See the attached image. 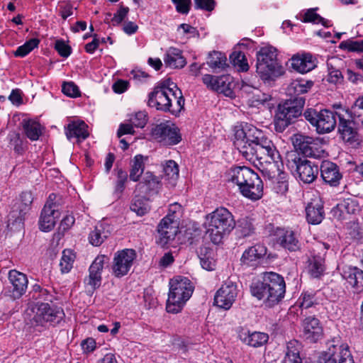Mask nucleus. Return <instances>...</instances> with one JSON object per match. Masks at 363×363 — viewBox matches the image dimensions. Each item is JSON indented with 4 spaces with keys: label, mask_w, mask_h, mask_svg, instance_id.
<instances>
[{
    "label": "nucleus",
    "mask_w": 363,
    "mask_h": 363,
    "mask_svg": "<svg viewBox=\"0 0 363 363\" xmlns=\"http://www.w3.org/2000/svg\"><path fill=\"white\" fill-rule=\"evenodd\" d=\"M313 86V81L303 78L296 79L289 84L286 93L291 98L278 106L274 116V125L277 132L284 131L294 119L301 115L305 98L298 96L307 93Z\"/></svg>",
    "instance_id": "nucleus-1"
},
{
    "label": "nucleus",
    "mask_w": 363,
    "mask_h": 363,
    "mask_svg": "<svg viewBox=\"0 0 363 363\" xmlns=\"http://www.w3.org/2000/svg\"><path fill=\"white\" fill-rule=\"evenodd\" d=\"M245 131L248 133L247 145L253 147L256 152H252V156L244 157L252 162L257 160L261 164L273 163L279 169V163L281 161V155L272 140L252 124L245 123Z\"/></svg>",
    "instance_id": "nucleus-2"
},
{
    "label": "nucleus",
    "mask_w": 363,
    "mask_h": 363,
    "mask_svg": "<svg viewBox=\"0 0 363 363\" xmlns=\"http://www.w3.org/2000/svg\"><path fill=\"white\" fill-rule=\"evenodd\" d=\"M250 292L252 296L263 301L269 306H272L284 298L286 284L280 274L274 272H266L262 274L260 279L252 283Z\"/></svg>",
    "instance_id": "nucleus-3"
},
{
    "label": "nucleus",
    "mask_w": 363,
    "mask_h": 363,
    "mask_svg": "<svg viewBox=\"0 0 363 363\" xmlns=\"http://www.w3.org/2000/svg\"><path fill=\"white\" fill-rule=\"evenodd\" d=\"M148 106L158 111L177 113L184 108V99L177 84L168 79L149 94Z\"/></svg>",
    "instance_id": "nucleus-4"
},
{
    "label": "nucleus",
    "mask_w": 363,
    "mask_h": 363,
    "mask_svg": "<svg viewBox=\"0 0 363 363\" xmlns=\"http://www.w3.org/2000/svg\"><path fill=\"white\" fill-rule=\"evenodd\" d=\"M226 180L238 186L245 198L257 201L263 196V182L259 175L250 167L237 166L226 172Z\"/></svg>",
    "instance_id": "nucleus-5"
},
{
    "label": "nucleus",
    "mask_w": 363,
    "mask_h": 363,
    "mask_svg": "<svg viewBox=\"0 0 363 363\" xmlns=\"http://www.w3.org/2000/svg\"><path fill=\"white\" fill-rule=\"evenodd\" d=\"M235 226L232 213L225 208H216L206 216V235L214 244H219Z\"/></svg>",
    "instance_id": "nucleus-6"
},
{
    "label": "nucleus",
    "mask_w": 363,
    "mask_h": 363,
    "mask_svg": "<svg viewBox=\"0 0 363 363\" xmlns=\"http://www.w3.org/2000/svg\"><path fill=\"white\" fill-rule=\"evenodd\" d=\"M194 291L191 281L184 277H176L169 281V291L166 309L168 313H177L182 311L185 303Z\"/></svg>",
    "instance_id": "nucleus-7"
},
{
    "label": "nucleus",
    "mask_w": 363,
    "mask_h": 363,
    "mask_svg": "<svg viewBox=\"0 0 363 363\" xmlns=\"http://www.w3.org/2000/svg\"><path fill=\"white\" fill-rule=\"evenodd\" d=\"M257 73L263 80L279 77L284 73V68L277 60V50L267 45L257 52Z\"/></svg>",
    "instance_id": "nucleus-8"
},
{
    "label": "nucleus",
    "mask_w": 363,
    "mask_h": 363,
    "mask_svg": "<svg viewBox=\"0 0 363 363\" xmlns=\"http://www.w3.org/2000/svg\"><path fill=\"white\" fill-rule=\"evenodd\" d=\"M303 116L306 121L315 127L319 134L331 132L337 124L336 111L334 113L325 109L317 111L314 108H308L304 111Z\"/></svg>",
    "instance_id": "nucleus-9"
},
{
    "label": "nucleus",
    "mask_w": 363,
    "mask_h": 363,
    "mask_svg": "<svg viewBox=\"0 0 363 363\" xmlns=\"http://www.w3.org/2000/svg\"><path fill=\"white\" fill-rule=\"evenodd\" d=\"M338 123V132L344 142L352 147H357L360 143L359 135L357 133L358 125L354 119L347 118L349 117V110L340 106L339 111H336Z\"/></svg>",
    "instance_id": "nucleus-10"
},
{
    "label": "nucleus",
    "mask_w": 363,
    "mask_h": 363,
    "mask_svg": "<svg viewBox=\"0 0 363 363\" xmlns=\"http://www.w3.org/2000/svg\"><path fill=\"white\" fill-rule=\"evenodd\" d=\"M33 322L36 325L45 327L47 324L55 325L59 324L65 317L63 310L51 306L48 303H38L34 306Z\"/></svg>",
    "instance_id": "nucleus-11"
},
{
    "label": "nucleus",
    "mask_w": 363,
    "mask_h": 363,
    "mask_svg": "<svg viewBox=\"0 0 363 363\" xmlns=\"http://www.w3.org/2000/svg\"><path fill=\"white\" fill-rule=\"evenodd\" d=\"M293 144L296 151L306 157L321 159L327 155L322 140L318 138L297 134Z\"/></svg>",
    "instance_id": "nucleus-12"
},
{
    "label": "nucleus",
    "mask_w": 363,
    "mask_h": 363,
    "mask_svg": "<svg viewBox=\"0 0 363 363\" xmlns=\"http://www.w3.org/2000/svg\"><path fill=\"white\" fill-rule=\"evenodd\" d=\"M152 138L163 145L178 144L182 137L177 128L171 126L167 123H161L151 130Z\"/></svg>",
    "instance_id": "nucleus-13"
},
{
    "label": "nucleus",
    "mask_w": 363,
    "mask_h": 363,
    "mask_svg": "<svg viewBox=\"0 0 363 363\" xmlns=\"http://www.w3.org/2000/svg\"><path fill=\"white\" fill-rule=\"evenodd\" d=\"M318 363H354L347 344H331Z\"/></svg>",
    "instance_id": "nucleus-14"
},
{
    "label": "nucleus",
    "mask_w": 363,
    "mask_h": 363,
    "mask_svg": "<svg viewBox=\"0 0 363 363\" xmlns=\"http://www.w3.org/2000/svg\"><path fill=\"white\" fill-rule=\"evenodd\" d=\"M237 295L236 284L230 280H227L217 291L214 296V304L220 308L228 310L235 302Z\"/></svg>",
    "instance_id": "nucleus-15"
},
{
    "label": "nucleus",
    "mask_w": 363,
    "mask_h": 363,
    "mask_svg": "<svg viewBox=\"0 0 363 363\" xmlns=\"http://www.w3.org/2000/svg\"><path fill=\"white\" fill-rule=\"evenodd\" d=\"M135 250L125 249L117 252L113 258L112 266L113 274L116 277H122L128 274L135 259Z\"/></svg>",
    "instance_id": "nucleus-16"
},
{
    "label": "nucleus",
    "mask_w": 363,
    "mask_h": 363,
    "mask_svg": "<svg viewBox=\"0 0 363 363\" xmlns=\"http://www.w3.org/2000/svg\"><path fill=\"white\" fill-rule=\"evenodd\" d=\"M55 195L52 194L42 210L39 220V227L42 231L49 232L55 226L56 219L59 217L57 206L52 202Z\"/></svg>",
    "instance_id": "nucleus-17"
},
{
    "label": "nucleus",
    "mask_w": 363,
    "mask_h": 363,
    "mask_svg": "<svg viewBox=\"0 0 363 363\" xmlns=\"http://www.w3.org/2000/svg\"><path fill=\"white\" fill-rule=\"evenodd\" d=\"M294 162L296 164V171L302 182L311 184L315 181L320 169L318 164L300 157H296Z\"/></svg>",
    "instance_id": "nucleus-18"
},
{
    "label": "nucleus",
    "mask_w": 363,
    "mask_h": 363,
    "mask_svg": "<svg viewBox=\"0 0 363 363\" xmlns=\"http://www.w3.org/2000/svg\"><path fill=\"white\" fill-rule=\"evenodd\" d=\"M303 337L310 342H316L323 336V328L318 318L306 317L302 323Z\"/></svg>",
    "instance_id": "nucleus-19"
},
{
    "label": "nucleus",
    "mask_w": 363,
    "mask_h": 363,
    "mask_svg": "<svg viewBox=\"0 0 363 363\" xmlns=\"http://www.w3.org/2000/svg\"><path fill=\"white\" fill-rule=\"evenodd\" d=\"M179 223L172 221L169 218L162 219L157 227L158 242L164 246L174 239L178 233Z\"/></svg>",
    "instance_id": "nucleus-20"
},
{
    "label": "nucleus",
    "mask_w": 363,
    "mask_h": 363,
    "mask_svg": "<svg viewBox=\"0 0 363 363\" xmlns=\"http://www.w3.org/2000/svg\"><path fill=\"white\" fill-rule=\"evenodd\" d=\"M319 170L322 179L326 184L333 186L339 185L342 175L340 172L339 167L336 164L325 160L322 162Z\"/></svg>",
    "instance_id": "nucleus-21"
},
{
    "label": "nucleus",
    "mask_w": 363,
    "mask_h": 363,
    "mask_svg": "<svg viewBox=\"0 0 363 363\" xmlns=\"http://www.w3.org/2000/svg\"><path fill=\"white\" fill-rule=\"evenodd\" d=\"M267 247L262 244H256L246 249L240 258L241 264L247 267L257 266L267 254Z\"/></svg>",
    "instance_id": "nucleus-22"
},
{
    "label": "nucleus",
    "mask_w": 363,
    "mask_h": 363,
    "mask_svg": "<svg viewBox=\"0 0 363 363\" xmlns=\"http://www.w3.org/2000/svg\"><path fill=\"white\" fill-rule=\"evenodd\" d=\"M234 145L243 157L252 156V152H255L253 147H249L248 133L245 131V123L235 127Z\"/></svg>",
    "instance_id": "nucleus-23"
},
{
    "label": "nucleus",
    "mask_w": 363,
    "mask_h": 363,
    "mask_svg": "<svg viewBox=\"0 0 363 363\" xmlns=\"http://www.w3.org/2000/svg\"><path fill=\"white\" fill-rule=\"evenodd\" d=\"M290 62L291 67L301 74L307 73L316 67L315 61L310 53L294 55Z\"/></svg>",
    "instance_id": "nucleus-24"
},
{
    "label": "nucleus",
    "mask_w": 363,
    "mask_h": 363,
    "mask_svg": "<svg viewBox=\"0 0 363 363\" xmlns=\"http://www.w3.org/2000/svg\"><path fill=\"white\" fill-rule=\"evenodd\" d=\"M9 280L12 285V296L13 298H19L26 291L28 287V279L26 274L15 269L9 272Z\"/></svg>",
    "instance_id": "nucleus-25"
},
{
    "label": "nucleus",
    "mask_w": 363,
    "mask_h": 363,
    "mask_svg": "<svg viewBox=\"0 0 363 363\" xmlns=\"http://www.w3.org/2000/svg\"><path fill=\"white\" fill-rule=\"evenodd\" d=\"M307 221L312 225H318L322 222L325 216L323 204L319 197L311 199L306 208Z\"/></svg>",
    "instance_id": "nucleus-26"
},
{
    "label": "nucleus",
    "mask_w": 363,
    "mask_h": 363,
    "mask_svg": "<svg viewBox=\"0 0 363 363\" xmlns=\"http://www.w3.org/2000/svg\"><path fill=\"white\" fill-rule=\"evenodd\" d=\"M238 337L245 344L259 347L267 342L269 336L265 333L252 332L244 328H240L238 330Z\"/></svg>",
    "instance_id": "nucleus-27"
},
{
    "label": "nucleus",
    "mask_w": 363,
    "mask_h": 363,
    "mask_svg": "<svg viewBox=\"0 0 363 363\" xmlns=\"http://www.w3.org/2000/svg\"><path fill=\"white\" fill-rule=\"evenodd\" d=\"M65 134L68 140H85L89 136L88 125L82 121H72L67 125Z\"/></svg>",
    "instance_id": "nucleus-28"
},
{
    "label": "nucleus",
    "mask_w": 363,
    "mask_h": 363,
    "mask_svg": "<svg viewBox=\"0 0 363 363\" xmlns=\"http://www.w3.org/2000/svg\"><path fill=\"white\" fill-rule=\"evenodd\" d=\"M23 133L31 141H36L43 133V127L37 121L24 118L21 122Z\"/></svg>",
    "instance_id": "nucleus-29"
},
{
    "label": "nucleus",
    "mask_w": 363,
    "mask_h": 363,
    "mask_svg": "<svg viewBox=\"0 0 363 363\" xmlns=\"http://www.w3.org/2000/svg\"><path fill=\"white\" fill-rule=\"evenodd\" d=\"M349 284L357 289L363 288V271L357 267L346 266L342 273Z\"/></svg>",
    "instance_id": "nucleus-30"
},
{
    "label": "nucleus",
    "mask_w": 363,
    "mask_h": 363,
    "mask_svg": "<svg viewBox=\"0 0 363 363\" xmlns=\"http://www.w3.org/2000/svg\"><path fill=\"white\" fill-rule=\"evenodd\" d=\"M164 62L167 67L172 69H180L184 67L186 60L182 55V52L175 48H169L164 55Z\"/></svg>",
    "instance_id": "nucleus-31"
},
{
    "label": "nucleus",
    "mask_w": 363,
    "mask_h": 363,
    "mask_svg": "<svg viewBox=\"0 0 363 363\" xmlns=\"http://www.w3.org/2000/svg\"><path fill=\"white\" fill-rule=\"evenodd\" d=\"M278 242L289 251H296L300 248V242L295 233L291 230H279Z\"/></svg>",
    "instance_id": "nucleus-32"
},
{
    "label": "nucleus",
    "mask_w": 363,
    "mask_h": 363,
    "mask_svg": "<svg viewBox=\"0 0 363 363\" xmlns=\"http://www.w3.org/2000/svg\"><path fill=\"white\" fill-rule=\"evenodd\" d=\"M110 234V227L108 225L105 223H99L89 233V242L94 246H99Z\"/></svg>",
    "instance_id": "nucleus-33"
},
{
    "label": "nucleus",
    "mask_w": 363,
    "mask_h": 363,
    "mask_svg": "<svg viewBox=\"0 0 363 363\" xmlns=\"http://www.w3.org/2000/svg\"><path fill=\"white\" fill-rule=\"evenodd\" d=\"M301 344L297 340H291L286 344L283 363H302L300 357Z\"/></svg>",
    "instance_id": "nucleus-34"
},
{
    "label": "nucleus",
    "mask_w": 363,
    "mask_h": 363,
    "mask_svg": "<svg viewBox=\"0 0 363 363\" xmlns=\"http://www.w3.org/2000/svg\"><path fill=\"white\" fill-rule=\"evenodd\" d=\"M145 157L142 155H137L131 161L130 170V179L138 182L145 169Z\"/></svg>",
    "instance_id": "nucleus-35"
},
{
    "label": "nucleus",
    "mask_w": 363,
    "mask_h": 363,
    "mask_svg": "<svg viewBox=\"0 0 363 363\" xmlns=\"http://www.w3.org/2000/svg\"><path fill=\"white\" fill-rule=\"evenodd\" d=\"M159 185V178L155 176L152 172H146L143 177V181L137 185V187L140 189L145 187L144 192L147 193L157 190Z\"/></svg>",
    "instance_id": "nucleus-36"
},
{
    "label": "nucleus",
    "mask_w": 363,
    "mask_h": 363,
    "mask_svg": "<svg viewBox=\"0 0 363 363\" xmlns=\"http://www.w3.org/2000/svg\"><path fill=\"white\" fill-rule=\"evenodd\" d=\"M207 64L213 69L223 70L228 67L225 55L218 51H213L209 54Z\"/></svg>",
    "instance_id": "nucleus-37"
},
{
    "label": "nucleus",
    "mask_w": 363,
    "mask_h": 363,
    "mask_svg": "<svg viewBox=\"0 0 363 363\" xmlns=\"http://www.w3.org/2000/svg\"><path fill=\"white\" fill-rule=\"evenodd\" d=\"M237 233L241 238H246L252 235L255 233V225L253 220L247 217L242 218L238 220Z\"/></svg>",
    "instance_id": "nucleus-38"
},
{
    "label": "nucleus",
    "mask_w": 363,
    "mask_h": 363,
    "mask_svg": "<svg viewBox=\"0 0 363 363\" xmlns=\"http://www.w3.org/2000/svg\"><path fill=\"white\" fill-rule=\"evenodd\" d=\"M349 114V118L354 119L363 128V96L356 99Z\"/></svg>",
    "instance_id": "nucleus-39"
},
{
    "label": "nucleus",
    "mask_w": 363,
    "mask_h": 363,
    "mask_svg": "<svg viewBox=\"0 0 363 363\" xmlns=\"http://www.w3.org/2000/svg\"><path fill=\"white\" fill-rule=\"evenodd\" d=\"M213 251L208 248H201L200 250V263L203 269L212 271L215 269L216 262L213 257Z\"/></svg>",
    "instance_id": "nucleus-40"
},
{
    "label": "nucleus",
    "mask_w": 363,
    "mask_h": 363,
    "mask_svg": "<svg viewBox=\"0 0 363 363\" xmlns=\"http://www.w3.org/2000/svg\"><path fill=\"white\" fill-rule=\"evenodd\" d=\"M309 273L314 278L320 277L325 270L324 259L320 256H314L309 260Z\"/></svg>",
    "instance_id": "nucleus-41"
},
{
    "label": "nucleus",
    "mask_w": 363,
    "mask_h": 363,
    "mask_svg": "<svg viewBox=\"0 0 363 363\" xmlns=\"http://www.w3.org/2000/svg\"><path fill=\"white\" fill-rule=\"evenodd\" d=\"M9 145L13 147L14 152L22 155L26 147V141L22 138L19 133L16 132L10 133L8 135Z\"/></svg>",
    "instance_id": "nucleus-42"
},
{
    "label": "nucleus",
    "mask_w": 363,
    "mask_h": 363,
    "mask_svg": "<svg viewBox=\"0 0 363 363\" xmlns=\"http://www.w3.org/2000/svg\"><path fill=\"white\" fill-rule=\"evenodd\" d=\"M230 60L233 66L239 71L246 72L249 69V65L245 54L240 51H234L230 55Z\"/></svg>",
    "instance_id": "nucleus-43"
},
{
    "label": "nucleus",
    "mask_w": 363,
    "mask_h": 363,
    "mask_svg": "<svg viewBox=\"0 0 363 363\" xmlns=\"http://www.w3.org/2000/svg\"><path fill=\"white\" fill-rule=\"evenodd\" d=\"M130 208L138 216H143L147 213L150 208L145 200L140 196H135L133 199Z\"/></svg>",
    "instance_id": "nucleus-44"
},
{
    "label": "nucleus",
    "mask_w": 363,
    "mask_h": 363,
    "mask_svg": "<svg viewBox=\"0 0 363 363\" xmlns=\"http://www.w3.org/2000/svg\"><path fill=\"white\" fill-rule=\"evenodd\" d=\"M75 259V255L70 250H65L60 259V267L62 273L69 272L72 267Z\"/></svg>",
    "instance_id": "nucleus-45"
},
{
    "label": "nucleus",
    "mask_w": 363,
    "mask_h": 363,
    "mask_svg": "<svg viewBox=\"0 0 363 363\" xmlns=\"http://www.w3.org/2000/svg\"><path fill=\"white\" fill-rule=\"evenodd\" d=\"M40 43L38 38H34L26 41L23 45L19 46L15 51L14 55L16 57H25L34 48H37Z\"/></svg>",
    "instance_id": "nucleus-46"
},
{
    "label": "nucleus",
    "mask_w": 363,
    "mask_h": 363,
    "mask_svg": "<svg viewBox=\"0 0 363 363\" xmlns=\"http://www.w3.org/2000/svg\"><path fill=\"white\" fill-rule=\"evenodd\" d=\"M271 99L272 97L270 94L264 93L257 88L255 92L252 93L251 98H249L248 104L250 106L255 107L259 105H263Z\"/></svg>",
    "instance_id": "nucleus-47"
},
{
    "label": "nucleus",
    "mask_w": 363,
    "mask_h": 363,
    "mask_svg": "<svg viewBox=\"0 0 363 363\" xmlns=\"http://www.w3.org/2000/svg\"><path fill=\"white\" fill-rule=\"evenodd\" d=\"M340 48L350 52H363V40L342 41L340 44Z\"/></svg>",
    "instance_id": "nucleus-48"
},
{
    "label": "nucleus",
    "mask_w": 363,
    "mask_h": 363,
    "mask_svg": "<svg viewBox=\"0 0 363 363\" xmlns=\"http://www.w3.org/2000/svg\"><path fill=\"white\" fill-rule=\"evenodd\" d=\"M337 208L343 214H353L358 210V206L356 201L348 199L338 203Z\"/></svg>",
    "instance_id": "nucleus-49"
},
{
    "label": "nucleus",
    "mask_w": 363,
    "mask_h": 363,
    "mask_svg": "<svg viewBox=\"0 0 363 363\" xmlns=\"http://www.w3.org/2000/svg\"><path fill=\"white\" fill-rule=\"evenodd\" d=\"M128 180V174L122 169H117V181L115 186V194L118 196L123 193L125 187V183Z\"/></svg>",
    "instance_id": "nucleus-50"
},
{
    "label": "nucleus",
    "mask_w": 363,
    "mask_h": 363,
    "mask_svg": "<svg viewBox=\"0 0 363 363\" xmlns=\"http://www.w3.org/2000/svg\"><path fill=\"white\" fill-rule=\"evenodd\" d=\"M300 307L304 308H308L317 303V299L315 298V293L313 291H304L301 294L300 298Z\"/></svg>",
    "instance_id": "nucleus-51"
},
{
    "label": "nucleus",
    "mask_w": 363,
    "mask_h": 363,
    "mask_svg": "<svg viewBox=\"0 0 363 363\" xmlns=\"http://www.w3.org/2000/svg\"><path fill=\"white\" fill-rule=\"evenodd\" d=\"M287 175L284 172H280L278 175L277 181L274 184V190L280 194H283L288 191Z\"/></svg>",
    "instance_id": "nucleus-52"
},
{
    "label": "nucleus",
    "mask_w": 363,
    "mask_h": 363,
    "mask_svg": "<svg viewBox=\"0 0 363 363\" xmlns=\"http://www.w3.org/2000/svg\"><path fill=\"white\" fill-rule=\"evenodd\" d=\"M303 21L306 22H312L314 23H321L324 26H328V20H325L320 15L315 12V9H308L307 12L304 14Z\"/></svg>",
    "instance_id": "nucleus-53"
},
{
    "label": "nucleus",
    "mask_w": 363,
    "mask_h": 363,
    "mask_svg": "<svg viewBox=\"0 0 363 363\" xmlns=\"http://www.w3.org/2000/svg\"><path fill=\"white\" fill-rule=\"evenodd\" d=\"M164 172L165 175L173 181H175L179 177V167L174 160L167 162L164 167Z\"/></svg>",
    "instance_id": "nucleus-54"
},
{
    "label": "nucleus",
    "mask_w": 363,
    "mask_h": 363,
    "mask_svg": "<svg viewBox=\"0 0 363 363\" xmlns=\"http://www.w3.org/2000/svg\"><path fill=\"white\" fill-rule=\"evenodd\" d=\"M129 121L134 127L144 128L147 122V115L145 111H138L134 115L131 116Z\"/></svg>",
    "instance_id": "nucleus-55"
},
{
    "label": "nucleus",
    "mask_w": 363,
    "mask_h": 363,
    "mask_svg": "<svg viewBox=\"0 0 363 363\" xmlns=\"http://www.w3.org/2000/svg\"><path fill=\"white\" fill-rule=\"evenodd\" d=\"M182 213V206L178 203H174L169 207L167 215L164 218H169L172 221L179 223Z\"/></svg>",
    "instance_id": "nucleus-56"
},
{
    "label": "nucleus",
    "mask_w": 363,
    "mask_h": 363,
    "mask_svg": "<svg viewBox=\"0 0 363 363\" xmlns=\"http://www.w3.org/2000/svg\"><path fill=\"white\" fill-rule=\"evenodd\" d=\"M62 90L65 95L72 98L80 96L79 87L72 82H64Z\"/></svg>",
    "instance_id": "nucleus-57"
},
{
    "label": "nucleus",
    "mask_w": 363,
    "mask_h": 363,
    "mask_svg": "<svg viewBox=\"0 0 363 363\" xmlns=\"http://www.w3.org/2000/svg\"><path fill=\"white\" fill-rule=\"evenodd\" d=\"M216 84L213 85V90L221 93H225L229 90V82L228 77H216Z\"/></svg>",
    "instance_id": "nucleus-58"
},
{
    "label": "nucleus",
    "mask_w": 363,
    "mask_h": 363,
    "mask_svg": "<svg viewBox=\"0 0 363 363\" xmlns=\"http://www.w3.org/2000/svg\"><path fill=\"white\" fill-rule=\"evenodd\" d=\"M107 260L108 258L105 255L97 256L89 267V271L101 275L104 265Z\"/></svg>",
    "instance_id": "nucleus-59"
},
{
    "label": "nucleus",
    "mask_w": 363,
    "mask_h": 363,
    "mask_svg": "<svg viewBox=\"0 0 363 363\" xmlns=\"http://www.w3.org/2000/svg\"><path fill=\"white\" fill-rule=\"evenodd\" d=\"M55 48L59 55L63 57H69L72 52L71 47L62 40H56Z\"/></svg>",
    "instance_id": "nucleus-60"
},
{
    "label": "nucleus",
    "mask_w": 363,
    "mask_h": 363,
    "mask_svg": "<svg viewBox=\"0 0 363 363\" xmlns=\"http://www.w3.org/2000/svg\"><path fill=\"white\" fill-rule=\"evenodd\" d=\"M327 81L334 84H341L343 81V76L342 72L340 70L335 69L333 67L329 68Z\"/></svg>",
    "instance_id": "nucleus-61"
},
{
    "label": "nucleus",
    "mask_w": 363,
    "mask_h": 363,
    "mask_svg": "<svg viewBox=\"0 0 363 363\" xmlns=\"http://www.w3.org/2000/svg\"><path fill=\"white\" fill-rule=\"evenodd\" d=\"M88 285H89L92 289L99 288L101 282V275L89 271V277L85 280Z\"/></svg>",
    "instance_id": "nucleus-62"
},
{
    "label": "nucleus",
    "mask_w": 363,
    "mask_h": 363,
    "mask_svg": "<svg viewBox=\"0 0 363 363\" xmlns=\"http://www.w3.org/2000/svg\"><path fill=\"white\" fill-rule=\"evenodd\" d=\"M179 13L186 14L189 11L191 0H172Z\"/></svg>",
    "instance_id": "nucleus-63"
},
{
    "label": "nucleus",
    "mask_w": 363,
    "mask_h": 363,
    "mask_svg": "<svg viewBox=\"0 0 363 363\" xmlns=\"http://www.w3.org/2000/svg\"><path fill=\"white\" fill-rule=\"evenodd\" d=\"M33 298L35 299L47 300L49 296V292L47 289L42 288L38 284L33 286Z\"/></svg>",
    "instance_id": "nucleus-64"
}]
</instances>
